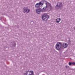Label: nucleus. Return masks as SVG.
<instances>
[{"label":"nucleus","instance_id":"nucleus-6","mask_svg":"<svg viewBox=\"0 0 75 75\" xmlns=\"http://www.w3.org/2000/svg\"><path fill=\"white\" fill-rule=\"evenodd\" d=\"M40 5H41V4L40 2L37 3L35 4V7L36 8H39V7H40Z\"/></svg>","mask_w":75,"mask_h":75},{"label":"nucleus","instance_id":"nucleus-5","mask_svg":"<svg viewBox=\"0 0 75 75\" xmlns=\"http://www.w3.org/2000/svg\"><path fill=\"white\" fill-rule=\"evenodd\" d=\"M62 7V3L58 2L56 6V8H59Z\"/></svg>","mask_w":75,"mask_h":75},{"label":"nucleus","instance_id":"nucleus-11","mask_svg":"<svg viewBox=\"0 0 75 75\" xmlns=\"http://www.w3.org/2000/svg\"><path fill=\"white\" fill-rule=\"evenodd\" d=\"M72 63H71V62H69V65L70 66H71V65H72Z\"/></svg>","mask_w":75,"mask_h":75},{"label":"nucleus","instance_id":"nucleus-7","mask_svg":"<svg viewBox=\"0 0 75 75\" xmlns=\"http://www.w3.org/2000/svg\"><path fill=\"white\" fill-rule=\"evenodd\" d=\"M63 47H64V48H67V47H68V44L66 43H64L63 44Z\"/></svg>","mask_w":75,"mask_h":75},{"label":"nucleus","instance_id":"nucleus-15","mask_svg":"<svg viewBox=\"0 0 75 75\" xmlns=\"http://www.w3.org/2000/svg\"><path fill=\"white\" fill-rule=\"evenodd\" d=\"M74 30H75V27H74Z\"/></svg>","mask_w":75,"mask_h":75},{"label":"nucleus","instance_id":"nucleus-14","mask_svg":"<svg viewBox=\"0 0 75 75\" xmlns=\"http://www.w3.org/2000/svg\"><path fill=\"white\" fill-rule=\"evenodd\" d=\"M13 47H15L16 45V43H15V42H14V44H13Z\"/></svg>","mask_w":75,"mask_h":75},{"label":"nucleus","instance_id":"nucleus-1","mask_svg":"<svg viewBox=\"0 0 75 75\" xmlns=\"http://www.w3.org/2000/svg\"><path fill=\"white\" fill-rule=\"evenodd\" d=\"M40 4L42 5V6L43 4H44L45 3V4L46 5V6L45 7H44L43 8V9H46L47 8H51L52 6H51V4L50 3L48 2L47 1H41L40 2Z\"/></svg>","mask_w":75,"mask_h":75},{"label":"nucleus","instance_id":"nucleus-10","mask_svg":"<svg viewBox=\"0 0 75 75\" xmlns=\"http://www.w3.org/2000/svg\"><path fill=\"white\" fill-rule=\"evenodd\" d=\"M42 5H41V6H40L39 7V8H40V9H41V10H45L46 9H43V8H42Z\"/></svg>","mask_w":75,"mask_h":75},{"label":"nucleus","instance_id":"nucleus-3","mask_svg":"<svg viewBox=\"0 0 75 75\" xmlns=\"http://www.w3.org/2000/svg\"><path fill=\"white\" fill-rule=\"evenodd\" d=\"M23 12L24 13H28L29 12H30V9H28V7H24L23 9Z\"/></svg>","mask_w":75,"mask_h":75},{"label":"nucleus","instance_id":"nucleus-4","mask_svg":"<svg viewBox=\"0 0 75 75\" xmlns=\"http://www.w3.org/2000/svg\"><path fill=\"white\" fill-rule=\"evenodd\" d=\"M48 16L46 14H44L42 16V18L43 20L47 21L48 20Z\"/></svg>","mask_w":75,"mask_h":75},{"label":"nucleus","instance_id":"nucleus-8","mask_svg":"<svg viewBox=\"0 0 75 75\" xmlns=\"http://www.w3.org/2000/svg\"><path fill=\"white\" fill-rule=\"evenodd\" d=\"M61 19L60 18H57L56 19V21L57 23H59V22H60V21H61Z\"/></svg>","mask_w":75,"mask_h":75},{"label":"nucleus","instance_id":"nucleus-12","mask_svg":"<svg viewBox=\"0 0 75 75\" xmlns=\"http://www.w3.org/2000/svg\"><path fill=\"white\" fill-rule=\"evenodd\" d=\"M65 68H68L69 67V66H65Z\"/></svg>","mask_w":75,"mask_h":75},{"label":"nucleus","instance_id":"nucleus-9","mask_svg":"<svg viewBox=\"0 0 75 75\" xmlns=\"http://www.w3.org/2000/svg\"><path fill=\"white\" fill-rule=\"evenodd\" d=\"M40 9H37L36 10V13H37V14H40Z\"/></svg>","mask_w":75,"mask_h":75},{"label":"nucleus","instance_id":"nucleus-2","mask_svg":"<svg viewBox=\"0 0 75 75\" xmlns=\"http://www.w3.org/2000/svg\"><path fill=\"white\" fill-rule=\"evenodd\" d=\"M61 43L60 42L57 43L55 45L56 49L57 50L59 51L60 49H61Z\"/></svg>","mask_w":75,"mask_h":75},{"label":"nucleus","instance_id":"nucleus-13","mask_svg":"<svg viewBox=\"0 0 75 75\" xmlns=\"http://www.w3.org/2000/svg\"><path fill=\"white\" fill-rule=\"evenodd\" d=\"M72 65H75V62H73L72 63Z\"/></svg>","mask_w":75,"mask_h":75},{"label":"nucleus","instance_id":"nucleus-16","mask_svg":"<svg viewBox=\"0 0 75 75\" xmlns=\"http://www.w3.org/2000/svg\"><path fill=\"white\" fill-rule=\"evenodd\" d=\"M0 20H1V19H0Z\"/></svg>","mask_w":75,"mask_h":75}]
</instances>
